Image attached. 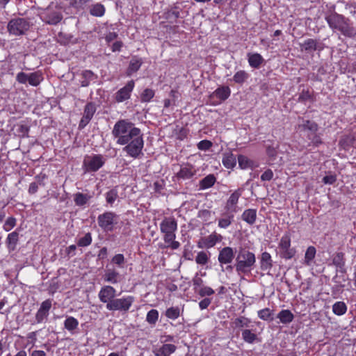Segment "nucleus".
I'll use <instances>...</instances> for the list:
<instances>
[{
	"label": "nucleus",
	"mask_w": 356,
	"mask_h": 356,
	"mask_svg": "<svg viewBox=\"0 0 356 356\" xmlns=\"http://www.w3.org/2000/svg\"><path fill=\"white\" fill-rule=\"evenodd\" d=\"M106 159L102 154H91L84 157L83 168L86 172H95L106 163Z\"/></svg>",
	"instance_id": "obj_7"
},
{
	"label": "nucleus",
	"mask_w": 356,
	"mask_h": 356,
	"mask_svg": "<svg viewBox=\"0 0 356 356\" xmlns=\"http://www.w3.org/2000/svg\"><path fill=\"white\" fill-rule=\"evenodd\" d=\"M249 77V74L244 70H239L233 76V81L236 83H243Z\"/></svg>",
	"instance_id": "obj_43"
},
{
	"label": "nucleus",
	"mask_w": 356,
	"mask_h": 356,
	"mask_svg": "<svg viewBox=\"0 0 356 356\" xmlns=\"http://www.w3.org/2000/svg\"><path fill=\"white\" fill-rule=\"evenodd\" d=\"M135 86V83L133 80L128 81V83L123 88H120L115 94V99L117 102H122L127 100L131 97V93Z\"/></svg>",
	"instance_id": "obj_15"
},
{
	"label": "nucleus",
	"mask_w": 356,
	"mask_h": 356,
	"mask_svg": "<svg viewBox=\"0 0 356 356\" xmlns=\"http://www.w3.org/2000/svg\"><path fill=\"white\" fill-rule=\"evenodd\" d=\"M40 18L47 24L56 25L62 20L63 15L60 12L49 8L41 13Z\"/></svg>",
	"instance_id": "obj_14"
},
{
	"label": "nucleus",
	"mask_w": 356,
	"mask_h": 356,
	"mask_svg": "<svg viewBox=\"0 0 356 356\" xmlns=\"http://www.w3.org/2000/svg\"><path fill=\"white\" fill-rule=\"evenodd\" d=\"M159 318V312L156 309H151L148 312L146 321L149 323L154 325Z\"/></svg>",
	"instance_id": "obj_47"
},
{
	"label": "nucleus",
	"mask_w": 356,
	"mask_h": 356,
	"mask_svg": "<svg viewBox=\"0 0 356 356\" xmlns=\"http://www.w3.org/2000/svg\"><path fill=\"white\" fill-rule=\"evenodd\" d=\"M96 111V108L94 104L88 103L84 108L83 115L86 118L92 119L94 113Z\"/></svg>",
	"instance_id": "obj_48"
},
{
	"label": "nucleus",
	"mask_w": 356,
	"mask_h": 356,
	"mask_svg": "<svg viewBox=\"0 0 356 356\" xmlns=\"http://www.w3.org/2000/svg\"><path fill=\"white\" fill-rule=\"evenodd\" d=\"M90 0H71V3L74 7L82 8Z\"/></svg>",
	"instance_id": "obj_64"
},
{
	"label": "nucleus",
	"mask_w": 356,
	"mask_h": 356,
	"mask_svg": "<svg viewBox=\"0 0 356 356\" xmlns=\"http://www.w3.org/2000/svg\"><path fill=\"white\" fill-rule=\"evenodd\" d=\"M222 162L226 168L232 169L236 164V158L232 153H225L223 154Z\"/></svg>",
	"instance_id": "obj_26"
},
{
	"label": "nucleus",
	"mask_w": 356,
	"mask_h": 356,
	"mask_svg": "<svg viewBox=\"0 0 356 356\" xmlns=\"http://www.w3.org/2000/svg\"><path fill=\"white\" fill-rule=\"evenodd\" d=\"M92 195L82 193H76L74 195V201L75 204L79 207L84 206L90 200Z\"/></svg>",
	"instance_id": "obj_28"
},
{
	"label": "nucleus",
	"mask_w": 356,
	"mask_h": 356,
	"mask_svg": "<svg viewBox=\"0 0 356 356\" xmlns=\"http://www.w3.org/2000/svg\"><path fill=\"white\" fill-rule=\"evenodd\" d=\"M242 219L248 224L253 225L257 219V210L254 209H248L243 211Z\"/></svg>",
	"instance_id": "obj_25"
},
{
	"label": "nucleus",
	"mask_w": 356,
	"mask_h": 356,
	"mask_svg": "<svg viewBox=\"0 0 356 356\" xmlns=\"http://www.w3.org/2000/svg\"><path fill=\"white\" fill-rule=\"evenodd\" d=\"M347 311L346 305L342 301L336 302L332 306V312L337 316L344 314Z\"/></svg>",
	"instance_id": "obj_38"
},
{
	"label": "nucleus",
	"mask_w": 356,
	"mask_h": 356,
	"mask_svg": "<svg viewBox=\"0 0 356 356\" xmlns=\"http://www.w3.org/2000/svg\"><path fill=\"white\" fill-rule=\"evenodd\" d=\"M197 172V169L190 163H184L180 165L179 170L176 173L175 177L179 179H190Z\"/></svg>",
	"instance_id": "obj_13"
},
{
	"label": "nucleus",
	"mask_w": 356,
	"mask_h": 356,
	"mask_svg": "<svg viewBox=\"0 0 356 356\" xmlns=\"http://www.w3.org/2000/svg\"><path fill=\"white\" fill-rule=\"evenodd\" d=\"M234 215L232 213L225 211L222 214V217L218 220V226L220 228H227L233 222Z\"/></svg>",
	"instance_id": "obj_23"
},
{
	"label": "nucleus",
	"mask_w": 356,
	"mask_h": 356,
	"mask_svg": "<svg viewBox=\"0 0 356 356\" xmlns=\"http://www.w3.org/2000/svg\"><path fill=\"white\" fill-rule=\"evenodd\" d=\"M235 252L234 249L231 247H225L221 250H220L218 254V261L219 263L222 264H231L234 259Z\"/></svg>",
	"instance_id": "obj_17"
},
{
	"label": "nucleus",
	"mask_w": 356,
	"mask_h": 356,
	"mask_svg": "<svg viewBox=\"0 0 356 356\" xmlns=\"http://www.w3.org/2000/svg\"><path fill=\"white\" fill-rule=\"evenodd\" d=\"M82 80L81 81V86L86 87L88 86L91 81H95L97 76L96 75L90 70H84L81 73Z\"/></svg>",
	"instance_id": "obj_29"
},
{
	"label": "nucleus",
	"mask_w": 356,
	"mask_h": 356,
	"mask_svg": "<svg viewBox=\"0 0 356 356\" xmlns=\"http://www.w3.org/2000/svg\"><path fill=\"white\" fill-rule=\"evenodd\" d=\"M16 225V219L13 217H9L6 219L3 226L6 232L11 230Z\"/></svg>",
	"instance_id": "obj_55"
},
{
	"label": "nucleus",
	"mask_w": 356,
	"mask_h": 356,
	"mask_svg": "<svg viewBox=\"0 0 356 356\" xmlns=\"http://www.w3.org/2000/svg\"><path fill=\"white\" fill-rule=\"evenodd\" d=\"M316 248L314 246H309L305 252L304 258V264L306 266H310L312 265L313 260L316 255Z\"/></svg>",
	"instance_id": "obj_35"
},
{
	"label": "nucleus",
	"mask_w": 356,
	"mask_h": 356,
	"mask_svg": "<svg viewBox=\"0 0 356 356\" xmlns=\"http://www.w3.org/2000/svg\"><path fill=\"white\" fill-rule=\"evenodd\" d=\"M255 254L248 249L240 247L236 257L235 268L238 275H248L254 268Z\"/></svg>",
	"instance_id": "obj_4"
},
{
	"label": "nucleus",
	"mask_w": 356,
	"mask_h": 356,
	"mask_svg": "<svg viewBox=\"0 0 356 356\" xmlns=\"http://www.w3.org/2000/svg\"><path fill=\"white\" fill-rule=\"evenodd\" d=\"M211 300L208 298H205L199 302V307L201 310L207 309L211 304Z\"/></svg>",
	"instance_id": "obj_61"
},
{
	"label": "nucleus",
	"mask_w": 356,
	"mask_h": 356,
	"mask_svg": "<svg viewBox=\"0 0 356 356\" xmlns=\"http://www.w3.org/2000/svg\"><path fill=\"white\" fill-rule=\"evenodd\" d=\"M210 258V253L205 251L199 252L195 257V261L197 264L204 266L206 265Z\"/></svg>",
	"instance_id": "obj_40"
},
{
	"label": "nucleus",
	"mask_w": 356,
	"mask_h": 356,
	"mask_svg": "<svg viewBox=\"0 0 356 356\" xmlns=\"http://www.w3.org/2000/svg\"><path fill=\"white\" fill-rule=\"evenodd\" d=\"M231 90L228 86H220L215 90L208 98L207 103L211 106H218L229 98Z\"/></svg>",
	"instance_id": "obj_12"
},
{
	"label": "nucleus",
	"mask_w": 356,
	"mask_h": 356,
	"mask_svg": "<svg viewBox=\"0 0 356 356\" xmlns=\"http://www.w3.org/2000/svg\"><path fill=\"white\" fill-rule=\"evenodd\" d=\"M42 80V76L39 72H33L29 74L28 82L33 86H38Z\"/></svg>",
	"instance_id": "obj_44"
},
{
	"label": "nucleus",
	"mask_w": 356,
	"mask_h": 356,
	"mask_svg": "<svg viewBox=\"0 0 356 356\" xmlns=\"http://www.w3.org/2000/svg\"><path fill=\"white\" fill-rule=\"evenodd\" d=\"M134 298L131 296L116 298L113 300L111 302L106 305V309L109 311H120L127 312L131 308Z\"/></svg>",
	"instance_id": "obj_11"
},
{
	"label": "nucleus",
	"mask_w": 356,
	"mask_h": 356,
	"mask_svg": "<svg viewBox=\"0 0 356 356\" xmlns=\"http://www.w3.org/2000/svg\"><path fill=\"white\" fill-rule=\"evenodd\" d=\"M298 129L307 132V137L312 144L318 145L321 143V137L317 134L318 125L316 122L302 119V122L298 124Z\"/></svg>",
	"instance_id": "obj_8"
},
{
	"label": "nucleus",
	"mask_w": 356,
	"mask_h": 356,
	"mask_svg": "<svg viewBox=\"0 0 356 356\" xmlns=\"http://www.w3.org/2000/svg\"><path fill=\"white\" fill-rule=\"evenodd\" d=\"M238 162L241 169L253 168L255 166L254 161L244 155L238 156Z\"/></svg>",
	"instance_id": "obj_34"
},
{
	"label": "nucleus",
	"mask_w": 356,
	"mask_h": 356,
	"mask_svg": "<svg viewBox=\"0 0 356 356\" xmlns=\"http://www.w3.org/2000/svg\"><path fill=\"white\" fill-rule=\"evenodd\" d=\"M119 273L114 269H108L104 275L105 281L115 284L118 282Z\"/></svg>",
	"instance_id": "obj_37"
},
{
	"label": "nucleus",
	"mask_w": 356,
	"mask_h": 356,
	"mask_svg": "<svg viewBox=\"0 0 356 356\" xmlns=\"http://www.w3.org/2000/svg\"><path fill=\"white\" fill-rule=\"evenodd\" d=\"M277 318L282 323L288 324L293 321L294 316L290 310L283 309L278 313Z\"/></svg>",
	"instance_id": "obj_31"
},
{
	"label": "nucleus",
	"mask_w": 356,
	"mask_h": 356,
	"mask_svg": "<svg viewBox=\"0 0 356 356\" xmlns=\"http://www.w3.org/2000/svg\"><path fill=\"white\" fill-rule=\"evenodd\" d=\"M325 20L330 29L337 30L344 36L353 38L356 35V29L350 23L349 19L337 13L326 15Z\"/></svg>",
	"instance_id": "obj_2"
},
{
	"label": "nucleus",
	"mask_w": 356,
	"mask_h": 356,
	"mask_svg": "<svg viewBox=\"0 0 356 356\" xmlns=\"http://www.w3.org/2000/svg\"><path fill=\"white\" fill-rule=\"evenodd\" d=\"M140 131V129L135 127L133 123L120 120L115 124L112 135L116 139L117 144L124 145Z\"/></svg>",
	"instance_id": "obj_1"
},
{
	"label": "nucleus",
	"mask_w": 356,
	"mask_h": 356,
	"mask_svg": "<svg viewBox=\"0 0 356 356\" xmlns=\"http://www.w3.org/2000/svg\"><path fill=\"white\" fill-rule=\"evenodd\" d=\"M154 96V92L152 89L147 88L141 94V101L143 102H149Z\"/></svg>",
	"instance_id": "obj_50"
},
{
	"label": "nucleus",
	"mask_w": 356,
	"mask_h": 356,
	"mask_svg": "<svg viewBox=\"0 0 356 356\" xmlns=\"http://www.w3.org/2000/svg\"><path fill=\"white\" fill-rule=\"evenodd\" d=\"M248 60L249 65L254 68H259L264 61L263 57L258 53L248 54Z\"/></svg>",
	"instance_id": "obj_24"
},
{
	"label": "nucleus",
	"mask_w": 356,
	"mask_h": 356,
	"mask_svg": "<svg viewBox=\"0 0 356 356\" xmlns=\"http://www.w3.org/2000/svg\"><path fill=\"white\" fill-rule=\"evenodd\" d=\"M241 193L238 191H234L229 196L225 206V211L235 214L238 211V202Z\"/></svg>",
	"instance_id": "obj_18"
},
{
	"label": "nucleus",
	"mask_w": 356,
	"mask_h": 356,
	"mask_svg": "<svg viewBox=\"0 0 356 356\" xmlns=\"http://www.w3.org/2000/svg\"><path fill=\"white\" fill-rule=\"evenodd\" d=\"M336 176L333 175H326L323 177V181L325 184H332L336 181Z\"/></svg>",
	"instance_id": "obj_63"
},
{
	"label": "nucleus",
	"mask_w": 356,
	"mask_h": 356,
	"mask_svg": "<svg viewBox=\"0 0 356 356\" xmlns=\"http://www.w3.org/2000/svg\"><path fill=\"white\" fill-rule=\"evenodd\" d=\"M212 146V143L207 140H201L197 143V148L200 150H208Z\"/></svg>",
	"instance_id": "obj_57"
},
{
	"label": "nucleus",
	"mask_w": 356,
	"mask_h": 356,
	"mask_svg": "<svg viewBox=\"0 0 356 356\" xmlns=\"http://www.w3.org/2000/svg\"><path fill=\"white\" fill-rule=\"evenodd\" d=\"M258 316L264 321H268L271 317V312L268 308L261 309L258 312Z\"/></svg>",
	"instance_id": "obj_56"
},
{
	"label": "nucleus",
	"mask_w": 356,
	"mask_h": 356,
	"mask_svg": "<svg viewBox=\"0 0 356 356\" xmlns=\"http://www.w3.org/2000/svg\"><path fill=\"white\" fill-rule=\"evenodd\" d=\"M30 27L31 24L27 19L16 18L8 22L7 29L10 34L19 36L25 34Z\"/></svg>",
	"instance_id": "obj_10"
},
{
	"label": "nucleus",
	"mask_w": 356,
	"mask_h": 356,
	"mask_svg": "<svg viewBox=\"0 0 356 356\" xmlns=\"http://www.w3.org/2000/svg\"><path fill=\"white\" fill-rule=\"evenodd\" d=\"M19 238V234L15 231L10 233L6 238V243L9 248L13 250L15 248Z\"/></svg>",
	"instance_id": "obj_41"
},
{
	"label": "nucleus",
	"mask_w": 356,
	"mask_h": 356,
	"mask_svg": "<svg viewBox=\"0 0 356 356\" xmlns=\"http://www.w3.org/2000/svg\"><path fill=\"white\" fill-rule=\"evenodd\" d=\"M116 296V290L111 286H103L98 294L99 298L102 302L108 304L114 300Z\"/></svg>",
	"instance_id": "obj_16"
},
{
	"label": "nucleus",
	"mask_w": 356,
	"mask_h": 356,
	"mask_svg": "<svg viewBox=\"0 0 356 356\" xmlns=\"http://www.w3.org/2000/svg\"><path fill=\"white\" fill-rule=\"evenodd\" d=\"M250 321L245 317H239L235 319L234 324L236 327H248Z\"/></svg>",
	"instance_id": "obj_51"
},
{
	"label": "nucleus",
	"mask_w": 356,
	"mask_h": 356,
	"mask_svg": "<svg viewBox=\"0 0 356 356\" xmlns=\"http://www.w3.org/2000/svg\"><path fill=\"white\" fill-rule=\"evenodd\" d=\"M300 47L302 49L307 51H314L316 50L322 49L321 43L318 42L316 40L311 38L305 40L304 42L300 44Z\"/></svg>",
	"instance_id": "obj_22"
},
{
	"label": "nucleus",
	"mask_w": 356,
	"mask_h": 356,
	"mask_svg": "<svg viewBox=\"0 0 356 356\" xmlns=\"http://www.w3.org/2000/svg\"><path fill=\"white\" fill-rule=\"evenodd\" d=\"M216 179L213 175H209L202 179L200 182L201 189H207L214 185Z\"/></svg>",
	"instance_id": "obj_36"
},
{
	"label": "nucleus",
	"mask_w": 356,
	"mask_h": 356,
	"mask_svg": "<svg viewBox=\"0 0 356 356\" xmlns=\"http://www.w3.org/2000/svg\"><path fill=\"white\" fill-rule=\"evenodd\" d=\"M143 64V60L138 56H133L130 61L129 66L127 70V75L128 76H131L134 73L136 72Z\"/></svg>",
	"instance_id": "obj_21"
},
{
	"label": "nucleus",
	"mask_w": 356,
	"mask_h": 356,
	"mask_svg": "<svg viewBox=\"0 0 356 356\" xmlns=\"http://www.w3.org/2000/svg\"><path fill=\"white\" fill-rule=\"evenodd\" d=\"M273 177V172L271 170L268 169L266 170L261 176L262 181H270Z\"/></svg>",
	"instance_id": "obj_60"
},
{
	"label": "nucleus",
	"mask_w": 356,
	"mask_h": 356,
	"mask_svg": "<svg viewBox=\"0 0 356 356\" xmlns=\"http://www.w3.org/2000/svg\"><path fill=\"white\" fill-rule=\"evenodd\" d=\"M119 216L112 211H106L97 218L99 227L106 232H113L119 224Z\"/></svg>",
	"instance_id": "obj_6"
},
{
	"label": "nucleus",
	"mask_w": 356,
	"mask_h": 356,
	"mask_svg": "<svg viewBox=\"0 0 356 356\" xmlns=\"http://www.w3.org/2000/svg\"><path fill=\"white\" fill-rule=\"evenodd\" d=\"M16 79L19 83H26L29 80V74L22 72L17 74Z\"/></svg>",
	"instance_id": "obj_59"
},
{
	"label": "nucleus",
	"mask_w": 356,
	"mask_h": 356,
	"mask_svg": "<svg viewBox=\"0 0 356 356\" xmlns=\"http://www.w3.org/2000/svg\"><path fill=\"white\" fill-rule=\"evenodd\" d=\"M312 98V95L309 90H303L299 95V101L306 102Z\"/></svg>",
	"instance_id": "obj_58"
},
{
	"label": "nucleus",
	"mask_w": 356,
	"mask_h": 356,
	"mask_svg": "<svg viewBox=\"0 0 356 356\" xmlns=\"http://www.w3.org/2000/svg\"><path fill=\"white\" fill-rule=\"evenodd\" d=\"M196 293H197L201 297L210 296L214 294V290L210 286L204 285L200 288Z\"/></svg>",
	"instance_id": "obj_49"
},
{
	"label": "nucleus",
	"mask_w": 356,
	"mask_h": 356,
	"mask_svg": "<svg viewBox=\"0 0 356 356\" xmlns=\"http://www.w3.org/2000/svg\"><path fill=\"white\" fill-rule=\"evenodd\" d=\"M167 318L175 320L180 316V309L178 307H171L165 311Z\"/></svg>",
	"instance_id": "obj_45"
},
{
	"label": "nucleus",
	"mask_w": 356,
	"mask_h": 356,
	"mask_svg": "<svg viewBox=\"0 0 356 356\" xmlns=\"http://www.w3.org/2000/svg\"><path fill=\"white\" fill-rule=\"evenodd\" d=\"M90 13L95 17H102L105 13V8L99 3H95L91 6Z\"/></svg>",
	"instance_id": "obj_39"
},
{
	"label": "nucleus",
	"mask_w": 356,
	"mask_h": 356,
	"mask_svg": "<svg viewBox=\"0 0 356 356\" xmlns=\"http://www.w3.org/2000/svg\"><path fill=\"white\" fill-rule=\"evenodd\" d=\"M79 321L73 316H67L64 321V327L71 333H74V331L78 328Z\"/></svg>",
	"instance_id": "obj_30"
},
{
	"label": "nucleus",
	"mask_w": 356,
	"mask_h": 356,
	"mask_svg": "<svg viewBox=\"0 0 356 356\" xmlns=\"http://www.w3.org/2000/svg\"><path fill=\"white\" fill-rule=\"evenodd\" d=\"M177 350L176 346L171 343H164L161 346L154 349L155 356H170Z\"/></svg>",
	"instance_id": "obj_20"
},
{
	"label": "nucleus",
	"mask_w": 356,
	"mask_h": 356,
	"mask_svg": "<svg viewBox=\"0 0 356 356\" xmlns=\"http://www.w3.org/2000/svg\"><path fill=\"white\" fill-rule=\"evenodd\" d=\"M111 261L118 267L123 268L124 266L125 258L122 254H118L112 258Z\"/></svg>",
	"instance_id": "obj_53"
},
{
	"label": "nucleus",
	"mask_w": 356,
	"mask_h": 356,
	"mask_svg": "<svg viewBox=\"0 0 356 356\" xmlns=\"http://www.w3.org/2000/svg\"><path fill=\"white\" fill-rule=\"evenodd\" d=\"M118 197V193L117 189L113 188L106 193V202L112 205Z\"/></svg>",
	"instance_id": "obj_46"
},
{
	"label": "nucleus",
	"mask_w": 356,
	"mask_h": 356,
	"mask_svg": "<svg viewBox=\"0 0 356 356\" xmlns=\"http://www.w3.org/2000/svg\"><path fill=\"white\" fill-rule=\"evenodd\" d=\"M221 239V235L216 233H213L208 236L203 238V240L205 242L204 246H206V248H213L218 242H220Z\"/></svg>",
	"instance_id": "obj_27"
},
{
	"label": "nucleus",
	"mask_w": 356,
	"mask_h": 356,
	"mask_svg": "<svg viewBox=\"0 0 356 356\" xmlns=\"http://www.w3.org/2000/svg\"><path fill=\"white\" fill-rule=\"evenodd\" d=\"M332 264L339 268H342L345 264L344 254L337 252L332 257Z\"/></svg>",
	"instance_id": "obj_42"
},
{
	"label": "nucleus",
	"mask_w": 356,
	"mask_h": 356,
	"mask_svg": "<svg viewBox=\"0 0 356 356\" xmlns=\"http://www.w3.org/2000/svg\"><path fill=\"white\" fill-rule=\"evenodd\" d=\"M92 242V237L90 233L86 234L84 236L80 238L77 242L79 246L86 247L89 245Z\"/></svg>",
	"instance_id": "obj_54"
},
{
	"label": "nucleus",
	"mask_w": 356,
	"mask_h": 356,
	"mask_svg": "<svg viewBox=\"0 0 356 356\" xmlns=\"http://www.w3.org/2000/svg\"><path fill=\"white\" fill-rule=\"evenodd\" d=\"M51 307V301L50 300H46L45 301L42 302L40 307L37 312L35 316L37 323H42L44 320H45L47 318Z\"/></svg>",
	"instance_id": "obj_19"
},
{
	"label": "nucleus",
	"mask_w": 356,
	"mask_h": 356,
	"mask_svg": "<svg viewBox=\"0 0 356 356\" xmlns=\"http://www.w3.org/2000/svg\"><path fill=\"white\" fill-rule=\"evenodd\" d=\"M193 289L196 292L200 288L204 286L203 280L199 276V273H197L193 278Z\"/></svg>",
	"instance_id": "obj_52"
},
{
	"label": "nucleus",
	"mask_w": 356,
	"mask_h": 356,
	"mask_svg": "<svg viewBox=\"0 0 356 356\" xmlns=\"http://www.w3.org/2000/svg\"><path fill=\"white\" fill-rule=\"evenodd\" d=\"M241 334L243 339L248 343H253L256 341H259L257 334L252 330L245 329L242 331Z\"/></svg>",
	"instance_id": "obj_32"
},
{
	"label": "nucleus",
	"mask_w": 356,
	"mask_h": 356,
	"mask_svg": "<svg viewBox=\"0 0 356 356\" xmlns=\"http://www.w3.org/2000/svg\"><path fill=\"white\" fill-rule=\"evenodd\" d=\"M177 222L174 217H165L160 224V231L163 234V241L172 250L179 248V242L175 241Z\"/></svg>",
	"instance_id": "obj_3"
},
{
	"label": "nucleus",
	"mask_w": 356,
	"mask_h": 356,
	"mask_svg": "<svg viewBox=\"0 0 356 356\" xmlns=\"http://www.w3.org/2000/svg\"><path fill=\"white\" fill-rule=\"evenodd\" d=\"M291 236L289 234H284L280 238L278 243V254L280 257L286 260L292 259L296 254L294 248H291Z\"/></svg>",
	"instance_id": "obj_9"
},
{
	"label": "nucleus",
	"mask_w": 356,
	"mask_h": 356,
	"mask_svg": "<svg viewBox=\"0 0 356 356\" xmlns=\"http://www.w3.org/2000/svg\"><path fill=\"white\" fill-rule=\"evenodd\" d=\"M272 266L270 254L267 252H263L261 257V268L264 270H267L270 269Z\"/></svg>",
	"instance_id": "obj_33"
},
{
	"label": "nucleus",
	"mask_w": 356,
	"mask_h": 356,
	"mask_svg": "<svg viewBox=\"0 0 356 356\" xmlns=\"http://www.w3.org/2000/svg\"><path fill=\"white\" fill-rule=\"evenodd\" d=\"M29 131V127L26 125L21 124V125L18 126L17 132H18L19 135H20V136H27Z\"/></svg>",
	"instance_id": "obj_62"
},
{
	"label": "nucleus",
	"mask_w": 356,
	"mask_h": 356,
	"mask_svg": "<svg viewBox=\"0 0 356 356\" xmlns=\"http://www.w3.org/2000/svg\"><path fill=\"white\" fill-rule=\"evenodd\" d=\"M125 145L122 150L129 156L133 159H139L143 156L144 140L141 131Z\"/></svg>",
	"instance_id": "obj_5"
}]
</instances>
